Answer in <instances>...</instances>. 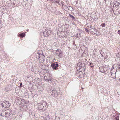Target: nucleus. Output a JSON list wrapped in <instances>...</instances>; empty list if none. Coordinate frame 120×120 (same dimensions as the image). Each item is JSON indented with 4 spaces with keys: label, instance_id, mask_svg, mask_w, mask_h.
<instances>
[{
    "label": "nucleus",
    "instance_id": "1",
    "mask_svg": "<svg viewBox=\"0 0 120 120\" xmlns=\"http://www.w3.org/2000/svg\"><path fill=\"white\" fill-rule=\"evenodd\" d=\"M21 101L22 102L19 104L20 110L23 111L27 110L29 108V106L26 103L27 101H25L24 99H22Z\"/></svg>",
    "mask_w": 120,
    "mask_h": 120
},
{
    "label": "nucleus",
    "instance_id": "2",
    "mask_svg": "<svg viewBox=\"0 0 120 120\" xmlns=\"http://www.w3.org/2000/svg\"><path fill=\"white\" fill-rule=\"evenodd\" d=\"M47 103L43 101H41L40 103L37 104L38 107L37 109L40 110H42L43 111H45L47 108Z\"/></svg>",
    "mask_w": 120,
    "mask_h": 120
},
{
    "label": "nucleus",
    "instance_id": "3",
    "mask_svg": "<svg viewBox=\"0 0 120 120\" xmlns=\"http://www.w3.org/2000/svg\"><path fill=\"white\" fill-rule=\"evenodd\" d=\"M110 68L109 66V65H105V66L100 67L99 70L101 72L106 74V72L108 73Z\"/></svg>",
    "mask_w": 120,
    "mask_h": 120
},
{
    "label": "nucleus",
    "instance_id": "4",
    "mask_svg": "<svg viewBox=\"0 0 120 120\" xmlns=\"http://www.w3.org/2000/svg\"><path fill=\"white\" fill-rule=\"evenodd\" d=\"M48 91H50L51 95L53 97H56L58 94L55 89L52 87H49Z\"/></svg>",
    "mask_w": 120,
    "mask_h": 120
},
{
    "label": "nucleus",
    "instance_id": "5",
    "mask_svg": "<svg viewBox=\"0 0 120 120\" xmlns=\"http://www.w3.org/2000/svg\"><path fill=\"white\" fill-rule=\"evenodd\" d=\"M117 71V68H114L113 67H112L111 69L110 72L111 74L112 77L113 79H116V74Z\"/></svg>",
    "mask_w": 120,
    "mask_h": 120
},
{
    "label": "nucleus",
    "instance_id": "6",
    "mask_svg": "<svg viewBox=\"0 0 120 120\" xmlns=\"http://www.w3.org/2000/svg\"><path fill=\"white\" fill-rule=\"evenodd\" d=\"M42 52V53H39V52H38V56H37V58H38L39 60L40 61H44L45 60V57Z\"/></svg>",
    "mask_w": 120,
    "mask_h": 120
},
{
    "label": "nucleus",
    "instance_id": "7",
    "mask_svg": "<svg viewBox=\"0 0 120 120\" xmlns=\"http://www.w3.org/2000/svg\"><path fill=\"white\" fill-rule=\"evenodd\" d=\"M1 105L4 108H8L10 106L11 103L8 101H6L2 103Z\"/></svg>",
    "mask_w": 120,
    "mask_h": 120
},
{
    "label": "nucleus",
    "instance_id": "8",
    "mask_svg": "<svg viewBox=\"0 0 120 120\" xmlns=\"http://www.w3.org/2000/svg\"><path fill=\"white\" fill-rule=\"evenodd\" d=\"M90 32L91 33L95 35L98 36L100 35L99 31L94 28L90 30Z\"/></svg>",
    "mask_w": 120,
    "mask_h": 120
},
{
    "label": "nucleus",
    "instance_id": "9",
    "mask_svg": "<svg viewBox=\"0 0 120 120\" xmlns=\"http://www.w3.org/2000/svg\"><path fill=\"white\" fill-rule=\"evenodd\" d=\"M52 78V75L49 74L47 75H45L44 76V79L47 82L51 81Z\"/></svg>",
    "mask_w": 120,
    "mask_h": 120
},
{
    "label": "nucleus",
    "instance_id": "10",
    "mask_svg": "<svg viewBox=\"0 0 120 120\" xmlns=\"http://www.w3.org/2000/svg\"><path fill=\"white\" fill-rule=\"evenodd\" d=\"M51 32L50 29H49V30H46L43 32V33L44 37H47L51 33Z\"/></svg>",
    "mask_w": 120,
    "mask_h": 120
},
{
    "label": "nucleus",
    "instance_id": "11",
    "mask_svg": "<svg viewBox=\"0 0 120 120\" xmlns=\"http://www.w3.org/2000/svg\"><path fill=\"white\" fill-rule=\"evenodd\" d=\"M77 66V68L81 69L82 68L83 69V68L85 66V64L82 62H79Z\"/></svg>",
    "mask_w": 120,
    "mask_h": 120
},
{
    "label": "nucleus",
    "instance_id": "12",
    "mask_svg": "<svg viewBox=\"0 0 120 120\" xmlns=\"http://www.w3.org/2000/svg\"><path fill=\"white\" fill-rule=\"evenodd\" d=\"M46 113H44L42 114V116L43 119L44 120H49L50 119L49 117V115L47 113L46 114Z\"/></svg>",
    "mask_w": 120,
    "mask_h": 120
},
{
    "label": "nucleus",
    "instance_id": "13",
    "mask_svg": "<svg viewBox=\"0 0 120 120\" xmlns=\"http://www.w3.org/2000/svg\"><path fill=\"white\" fill-rule=\"evenodd\" d=\"M29 114L31 118H33L35 115V111L33 109H31L29 111Z\"/></svg>",
    "mask_w": 120,
    "mask_h": 120
},
{
    "label": "nucleus",
    "instance_id": "14",
    "mask_svg": "<svg viewBox=\"0 0 120 120\" xmlns=\"http://www.w3.org/2000/svg\"><path fill=\"white\" fill-rule=\"evenodd\" d=\"M56 63H54L53 64H52L51 65V67L53 69L56 70L57 68V67H58V63L56 62Z\"/></svg>",
    "mask_w": 120,
    "mask_h": 120
},
{
    "label": "nucleus",
    "instance_id": "15",
    "mask_svg": "<svg viewBox=\"0 0 120 120\" xmlns=\"http://www.w3.org/2000/svg\"><path fill=\"white\" fill-rule=\"evenodd\" d=\"M11 109H8L6 110H5V115H6L8 116H10L11 114L10 112Z\"/></svg>",
    "mask_w": 120,
    "mask_h": 120
},
{
    "label": "nucleus",
    "instance_id": "16",
    "mask_svg": "<svg viewBox=\"0 0 120 120\" xmlns=\"http://www.w3.org/2000/svg\"><path fill=\"white\" fill-rule=\"evenodd\" d=\"M97 52H98L99 54H100L101 55V56L102 55L101 53L99 51V50H94V52H93V54L94 55H96V56L97 55L98 56V54H97Z\"/></svg>",
    "mask_w": 120,
    "mask_h": 120
},
{
    "label": "nucleus",
    "instance_id": "17",
    "mask_svg": "<svg viewBox=\"0 0 120 120\" xmlns=\"http://www.w3.org/2000/svg\"><path fill=\"white\" fill-rule=\"evenodd\" d=\"M113 4H114L113 5V7H118L120 4V3L117 1L114 2Z\"/></svg>",
    "mask_w": 120,
    "mask_h": 120
},
{
    "label": "nucleus",
    "instance_id": "18",
    "mask_svg": "<svg viewBox=\"0 0 120 120\" xmlns=\"http://www.w3.org/2000/svg\"><path fill=\"white\" fill-rule=\"evenodd\" d=\"M21 99L20 98L18 97L16 99L15 102L16 103H19V102H20V103L22 102L21 100L22 99Z\"/></svg>",
    "mask_w": 120,
    "mask_h": 120
},
{
    "label": "nucleus",
    "instance_id": "19",
    "mask_svg": "<svg viewBox=\"0 0 120 120\" xmlns=\"http://www.w3.org/2000/svg\"><path fill=\"white\" fill-rule=\"evenodd\" d=\"M105 56L106 58L108 59L110 56V53L109 52H107L105 54Z\"/></svg>",
    "mask_w": 120,
    "mask_h": 120
},
{
    "label": "nucleus",
    "instance_id": "20",
    "mask_svg": "<svg viewBox=\"0 0 120 120\" xmlns=\"http://www.w3.org/2000/svg\"><path fill=\"white\" fill-rule=\"evenodd\" d=\"M66 32L64 31H62L60 32V36L61 37H64L65 36V33Z\"/></svg>",
    "mask_w": 120,
    "mask_h": 120
},
{
    "label": "nucleus",
    "instance_id": "21",
    "mask_svg": "<svg viewBox=\"0 0 120 120\" xmlns=\"http://www.w3.org/2000/svg\"><path fill=\"white\" fill-rule=\"evenodd\" d=\"M25 33H22L20 34H19V35L18 36L22 38L24 37L25 36Z\"/></svg>",
    "mask_w": 120,
    "mask_h": 120
},
{
    "label": "nucleus",
    "instance_id": "22",
    "mask_svg": "<svg viewBox=\"0 0 120 120\" xmlns=\"http://www.w3.org/2000/svg\"><path fill=\"white\" fill-rule=\"evenodd\" d=\"M120 64H114V66H117V67H118V69H120Z\"/></svg>",
    "mask_w": 120,
    "mask_h": 120
},
{
    "label": "nucleus",
    "instance_id": "23",
    "mask_svg": "<svg viewBox=\"0 0 120 120\" xmlns=\"http://www.w3.org/2000/svg\"><path fill=\"white\" fill-rule=\"evenodd\" d=\"M69 15L70 18L72 19V20H73L74 21L75 20V18L74 16L70 14H69Z\"/></svg>",
    "mask_w": 120,
    "mask_h": 120
},
{
    "label": "nucleus",
    "instance_id": "24",
    "mask_svg": "<svg viewBox=\"0 0 120 120\" xmlns=\"http://www.w3.org/2000/svg\"><path fill=\"white\" fill-rule=\"evenodd\" d=\"M5 112V111H3L2 112V114L1 115L2 116H5V117H7L8 116H4V115H5V114H4Z\"/></svg>",
    "mask_w": 120,
    "mask_h": 120
},
{
    "label": "nucleus",
    "instance_id": "25",
    "mask_svg": "<svg viewBox=\"0 0 120 120\" xmlns=\"http://www.w3.org/2000/svg\"><path fill=\"white\" fill-rule=\"evenodd\" d=\"M76 36H77L78 38H79L81 36L80 32H79V33H78L77 34V35H76Z\"/></svg>",
    "mask_w": 120,
    "mask_h": 120
},
{
    "label": "nucleus",
    "instance_id": "26",
    "mask_svg": "<svg viewBox=\"0 0 120 120\" xmlns=\"http://www.w3.org/2000/svg\"><path fill=\"white\" fill-rule=\"evenodd\" d=\"M105 24L104 23H102L101 25V26H102V27H105Z\"/></svg>",
    "mask_w": 120,
    "mask_h": 120
},
{
    "label": "nucleus",
    "instance_id": "27",
    "mask_svg": "<svg viewBox=\"0 0 120 120\" xmlns=\"http://www.w3.org/2000/svg\"><path fill=\"white\" fill-rule=\"evenodd\" d=\"M90 67H92L93 66V63H90Z\"/></svg>",
    "mask_w": 120,
    "mask_h": 120
},
{
    "label": "nucleus",
    "instance_id": "28",
    "mask_svg": "<svg viewBox=\"0 0 120 120\" xmlns=\"http://www.w3.org/2000/svg\"><path fill=\"white\" fill-rule=\"evenodd\" d=\"M119 116H118L116 118V120H119Z\"/></svg>",
    "mask_w": 120,
    "mask_h": 120
},
{
    "label": "nucleus",
    "instance_id": "29",
    "mask_svg": "<svg viewBox=\"0 0 120 120\" xmlns=\"http://www.w3.org/2000/svg\"><path fill=\"white\" fill-rule=\"evenodd\" d=\"M64 16H63L61 17L60 19H62L63 20H64Z\"/></svg>",
    "mask_w": 120,
    "mask_h": 120
},
{
    "label": "nucleus",
    "instance_id": "30",
    "mask_svg": "<svg viewBox=\"0 0 120 120\" xmlns=\"http://www.w3.org/2000/svg\"><path fill=\"white\" fill-rule=\"evenodd\" d=\"M94 28H92V26L91 25H90V29L89 30V31L90 32V30H91V29H94Z\"/></svg>",
    "mask_w": 120,
    "mask_h": 120
},
{
    "label": "nucleus",
    "instance_id": "31",
    "mask_svg": "<svg viewBox=\"0 0 120 120\" xmlns=\"http://www.w3.org/2000/svg\"><path fill=\"white\" fill-rule=\"evenodd\" d=\"M73 45H76L75 44V42L74 41L73 42Z\"/></svg>",
    "mask_w": 120,
    "mask_h": 120
},
{
    "label": "nucleus",
    "instance_id": "32",
    "mask_svg": "<svg viewBox=\"0 0 120 120\" xmlns=\"http://www.w3.org/2000/svg\"><path fill=\"white\" fill-rule=\"evenodd\" d=\"M61 5H62V7H63V6H65V5H63V3H62V2H61Z\"/></svg>",
    "mask_w": 120,
    "mask_h": 120
},
{
    "label": "nucleus",
    "instance_id": "33",
    "mask_svg": "<svg viewBox=\"0 0 120 120\" xmlns=\"http://www.w3.org/2000/svg\"><path fill=\"white\" fill-rule=\"evenodd\" d=\"M117 33L118 34L120 35V30H119Z\"/></svg>",
    "mask_w": 120,
    "mask_h": 120
},
{
    "label": "nucleus",
    "instance_id": "34",
    "mask_svg": "<svg viewBox=\"0 0 120 120\" xmlns=\"http://www.w3.org/2000/svg\"><path fill=\"white\" fill-rule=\"evenodd\" d=\"M60 32V31H58L57 32V34L58 35V34H59V33Z\"/></svg>",
    "mask_w": 120,
    "mask_h": 120
},
{
    "label": "nucleus",
    "instance_id": "35",
    "mask_svg": "<svg viewBox=\"0 0 120 120\" xmlns=\"http://www.w3.org/2000/svg\"><path fill=\"white\" fill-rule=\"evenodd\" d=\"M86 32H89V31L88 30H87V29H86Z\"/></svg>",
    "mask_w": 120,
    "mask_h": 120
},
{
    "label": "nucleus",
    "instance_id": "36",
    "mask_svg": "<svg viewBox=\"0 0 120 120\" xmlns=\"http://www.w3.org/2000/svg\"><path fill=\"white\" fill-rule=\"evenodd\" d=\"M22 85V83H21L20 84V86H21Z\"/></svg>",
    "mask_w": 120,
    "mask_h": 120
},
{
    "label": "nucleus",
    "instance_id": "37",
    "mask_svg": "<svg viewBox=\"0 0 120 120\" xmlns=\"http://www.w3.org/2000/svg\"><path fill=\"white\" fill-rule=\"evenodd\" d=\"M47 1H49L50 0L51 1H52V0H47Z\"/></svg>",
    "mask_w": 120,
    "mask_h": 120
},
{
    "label": "nucleus",
    "instance_id": "38",
    "mask_svg": "<svg viewBox=\"0 0 120 120\" xmlns=\"http://www.w3.org/2000/svg\"><path fill=\"white\" fill-rule=\"evenodd\" d=\"M29 31V29H27L26 30V31Z\"/></svg>",
    "mask_w": 120,
    "mask_h": 120
},
{
    "label": "nucleus",
    "instance_id": "39",
    "mask_svg": "<svg viewBox=\"0 0 120 120\" xmlns=\"http://www.w3.org/2000/svg\"><path fill=\"white\" fill-rule=\"evenodd\" d=\"M97 54H98V55H99V54H99V53L98 52H97Z\"/></svg>",
    "mask_w": 120,
    "mask_h": 120
},
{
    "label": "nucleus",
    "instance_id": "40",
    "mask_svg": "<svg viewBox=\"0 0 120 120\" xmlns=\"http://www.w3.org/2000/svg\"><path fill=\"white\" fill-rule=\"evenodd\" d=\"M60 15H63L62 14V13H60Z\"/></svg>",
    "mask_w": 120,
    "mask_h": 120
},
{
    "label": "nucleus",
    "instance_id": "41",
    "mask_svg": "<svg viewBox=\"0 0 120 120\" xmlns=\"http://www.w3.org/2000/svg\"><path fill=\"white\" fill-rule=\"evenodd\" d=\"M58 3H59V2L58 1H56V2H57V3H58Z\"/></svg>",
    "mask_w": 120,
    "mask_h": 120
},
{
    "label": "nucleus",
    "instance_id": "42",
    "mask_svg": "<svg viewBox=\"0 0 120 120\" xmlns=\"http://www.w3.org/2000/svg\"><path fill=\"white\" fill-rule=\"evenodd\" d=\"M1 25V23L0 22V25Z\"/></svg>",
    "mask_w": 120,
    "mask_h": 120
},
{
    "label": "nucleus",
    "instance_id": "43",
    "mask_svg": "<svg viewBox=\"0 0 120 120\" xmlns=\"http://www.w3.org/2000/svg\"><path fill=\"white\" fill-rule=\"evenodd\" d=\"M119 81H120V79H119Z\"/></svg>",
    "mask_w": 120,
    "mask_h": 120
},
{
    "label": "nucleus",
    "instance_id": "44",
    "mask_svg": "<svg viewBox=\"0 0 120 120\" xmlns=\"http://www.w3.org/2000/svg\"><path fill=\"white\" fill-rule=\"evenodd\" d=\"M63 45H64V44H63Z\"/></svg>",
    "mask_w": 120,
    "mask_h": 120
},
{
    "label": "nucleus",
    "instance_id": "45",
    "mask_svg": "<svg viewBox=\"0 0 120 120\" xmlns=\"http://www.w3.org/2000/svg\"><path fill=\"white\" fill-rule=\"evenodd\" d=\"M71 8V7H69V8Z\"/></svg>",
    "mask_w": 120,
    "mask_h": 120
},
{
    "label": "nucleus",
    "instance_id": "46",
    "mask_svg": "<svg viewBox=\"0 0 120 120\" xmlns=\"http://www.w3.org/2000/svg\"><path fill=\"white\" fill-rule=\"evenodd\" d=\"M60 55L61 54V52H60Z\"/></svg>",
    "mask_w": 120,
    "mask_h": 120
}]
</instances>
